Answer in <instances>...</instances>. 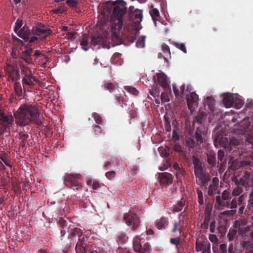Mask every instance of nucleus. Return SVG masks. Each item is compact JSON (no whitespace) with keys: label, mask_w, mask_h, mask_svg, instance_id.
Returning <instances> with one entry per match:
<instances>
[{"label":"nucleus","mask_w":253,"mask_h":253,"mask_svg":"<svg viewBox=\"0 0 253 253\" xmlns=\"http://www.w3.org/2000/svg\"><path fill=\"white\" fill-rule=\"evenodd\" d=\"M13 122V117L6 115L0 106V125L3 127H8L12 125Z\"/></svg>","instance_id":"nucleus-14"},{"label":"nucleus","mask_w":253,"mask_h":253,"mask_svg":"<svg viewBox=\"0 0 253 253\" xmlns=\"http://www.w3.org/2000/svg\"><path fill=\"white\" fill-rule=\"evenodd\" d=\"M16 34L25 42L29 40V37L32 34L29 28L26 25L24 26Z\"/></svg>","instance_id":"nucleus-19"},{"label":"nucleus","mask_w":253,"mask_h":253,"mask_svg":"<svg viewBox=\"0 0 253 253\" xmlns=\"http://www.w3.org/2000/svg\"><path fill=\"white\" fill-rule=\"evenodd\" d=\"M172 88L174 93L176 97L181 96V94L180 93V92L179 91L178 89L177 88V86L175 84H172Z\"/></svg>","instance_id":"nucleus-60"},{"label":"nucleus","mask_w":253,"mask_h":253,"mask_svg":"<svg viewBox=\"0 0 253 253\" xmlns=\"http://www.w3.org/2000/svg\"><path fill=\"white\" fill-rule=\"evenodd\" d=\"M105 176L107 179L111 180L112 178H114L116 176V172L114 171H108L106 173Z\"/></svg>","instance_id":"nucleus-56"},{"label":"nucleus","mask_w":253,"mask_h":253,"mask_svg":"<svg viewBox=\"0 0 253 253\" xmlns=\"http://www.w3.org/2000/svg\"><path fill=\"white\" fill-rule=\"evenodd\" d=\"M146 36L140 37L136 42V46L138 48H143L145 46Z\"/></svg>","instance_id":"nucleus-37"},{"label":"nucleus","mask_w":253,"mask_h":253,"mask_svg":"<svg viewBox=\"0 0 253 253\" xmlns=\"http://www.w3.org/2000/svg\"><path fill=\"white\" fill-rule=\"evenodd\" d=\"M242 193V188L240 187H238L235 188L232 191V194L233 196H239Z\"/></svg>","instance_id":"nucleus-57"},{"label":"nucleus","mask_w":253,"mask_h":253,"mask_svg":"<svg viewBox=\"0 0 253 253\" xmlns=\"http://www.w3.org/2000/svg\"><path fill=\"white\" fill-rule=\"evenodd\" d=\"M158 150L160 153V155L164 158H166L169 155V153L166 149L163 147H159Z\"/></svg>","instance_id":"nucleus-51"},{"label":"nucleus","mask_w":253,"mask_h":253,"mask_svg":"<svg viewBox=\"0 0 253 253\" xmlns=\"http://www.w3.org/2000/svg\"><path fill=\"white\" fill-rule=\"evenodd\" d=\"M175 45L176 46V47L177 48H178V49H180L181 50H182L184 53H186L187 52L186 49L185 44L184 43H175Z\"/></svg>","instance_id":"nucleus-58"},{"label":"nucleus","mask_w":253,"mask_h":253,"mask_svg":"<svg viewBox=\"0 0 253 253\" xmlns=\"http://www.w3.org/2000/svg\"><path fill=\"white\" fill-rule=\"evenodd\" d=\"M244 105V101L243 99L239 98L237 96H234V105L233 107L237 109L241 108Z\"/></svg>","instance_id":"nucleus-30"},{"label":"nucleus","mask_w":253,"mask_h":253,"mask_svg":"<svg viewBox=\"0 0 253 253\" xmlns=\"http://www.w3.org/2000/svg\"><path fill=\"white\" fill-rule=\"evenodd\" d=\"M116 84L106 83L103 84V86L105 89L109 90L110 92H112L116 88Z\"/></svg>","instance_id":"nucleus-41"},{"label":"nucleus","mask_w":253,"mask_h":253,"mask_svg":"<svg viewBox=\"0 0 253 253\" xmlns=\"http://www.w3.org/2000/svg\"><path fill=\"white\" fill-rule=\"evenodd\" d=\"M14 116L18 126H26L30 122H33L38 125L42 124V122L39 118V110L35 105H21L14 113Z\"/></svg>","instance_id":"nucleus-1"},{"label":"nucleus","mask_w":253,"mask_h":253,"mask_svg":"<svg viewBox=\"0 0 253 253\" xmlns=\"http://www.w3.org/2000/svg\"><path fill=\"white\" fill-rule=\"evenodd\" d=\"M113 6V15L118 20L119 27H121L123 24V17L127 9L126 2L122 0H118L114 2Z\"/></svg>","instance_id":"nucleus-5"},{"label":"nucleus","mask_w":253,"mask_h":253,"mask_svg":"<svg viewBox=\"0 0 253 253\" xmlns=\"http://www.w3.org/2000/svg\"><path fill=\"white\" fill-rule=\"evenodd\" d=\"M180 242V238L177 237L175 238H170V243L176 246V248H178V246Z\"/></svg>","instance_id":"nucleus-53"},{"label":"nucleus","mask_w":253,"mask_h":253,"mask_svg":"<svg viewBox=\"0 0 253 253\" xmlns=\"http://www.w3.org/2000/svg\"><path fill=\"white\" fill-rule=\"evenodd\" d=\"M4 71L8 78L12 82L17 81L20 79L19 69L16 63L11 64L10 62L7 63L4 68Z\"/></svg>","instance_id":"nucleus-10"},{"label":"nucleus","mask_w":253,"mask_h":253,"mask_svg":"<svg viewBox=\"0 0 253 253\" xmlns=\"http://www.w3.org/2000/svg\"><path fill=\"white\" fill-rule=\"evenodd\" d=\"M81 45L84 50L87 51L88 50L86 47L88 45V36L85 34L83 35V38L81 41Z\"/></svg>","instance_id":"nucleus-33"},{"label":"nucleus","mask_w":253,"mask_h":253,"mask_svg":"<svg viewBox=\"0 0 253 253\" xmlns=\"http://www.w3.org/2000/svg\"><path fill=\"white\" fill-rule=\"evenodd\" d=\"M242 202V196H240L238 197V198H234L232 200V201L230 200V206L229 208L232 209L233 210H235L237 208V206L238 205H239L240 203Z\"/></svg>","instance_id":"nucleus-26"},{"label":"nucleus","mask_w":253,"mask_h":253,"mask_svg":"<svg viewBox=\"0 0 253 253\" xmlns=\"http://www.w3.org/2000/svg\"><path fill=\"white\" fill-rule=\"evenodd\" d=\"M32 52V48H30L29 49L24 51L22 55V58L28 63H31L32 62L31 58Z\"/></svg>","instance_id":"nucleus-23"},{"label":"nucleus","mask_w":253,"mask_h":253,"mask_svg":"<svg viewBox=\"0 0 253 253\" xmlns=\"http://www.w3.org/2000/svg\"><path fill=\"white\" fill-rule=\"evenodd\" d=\"M124 219L127 225L130 226L132 225L133 230H136L139 225V218L135 215L133 216L128 213H125Z\"/></svg>","instance_id":"nucleus-12"},{"label":"nucleus","mask_w":253,"mask_h":253,"mask_svg":"<svg viewBox=\"0 0 253 253\" xmlns=\"http://www.w3.org/2000/svg\"><path fill=\"white\" fill-rule=\"evenodd\" d=\"M21 74L24 75V77H28L33 75L32 71L29 69V67L22 65L20 67Z\"/></svg>","instance_id":"nucleus-36"},{"label":"nucleus","mask_w":253,"mask_h":253,"mask_svg":"<svg viewBox=\"0 0 253 253\" xmlns=\"http://www.w3.org/2000/svg\"><path fill=\"white\" fill-rule=\"evenodd\" d=\"M236 213V210H231L229 211H225L220 213V214L222 215L227 216H233Z\"/></svg>","instance_id":"nucleus-45"},{"label":"nucleus","mask_w":253,"mask_h":253,"mask_svg":"<svg viewBox=\"0 0 253 253\" xmlns=\"http://www.w3.org/2000/svg\"><path fill=\"white\" fill-rule=\"evenodd\" d=\"M78 238L75 249L77 253H107L102 248L97 247L93 243H89L87 244L86 238L83 235Z\"/></svg>","instance_id":"nucleus-3"},{"label":"nucleus","mask_w":253,"mask_h":253,"mask_svg":"<svg viewBox=\"0 0 253 253\" xmlns=\"http://www.w3.org/2000/svg\"><path fill=\"white\" fill-rule=\"evenodd\" d=\"M231 198L230 192L227 190H224L221 196L219 195L216 197L215 208L222 210L229 207Z\"/></svg>","instance_id":"nucleus-7"},{"label":"nucleus","mask_w":253,"mask_h":253,"mask_svg":"<svg viewBox=\"0 0 253 253\" xmlns=\"http://www.w3.org/2000/svg\"><path fill=\"white\" fill-rule=\"evenodd\" d=\"M194 174L197 178L201 181L203 185H206L210 180L209 176L204 171L203 168L194 170Z\"/></svg>","instance_id":"nucleus-18"},{"label":"nucleus","mask_w":253,"mask_h":253,"mask_svg":"<svg viewBox=\"0 0 253 253\" xmlns=\"http://www.w3.org/2000/svg\"><path fill=\"white\" fill-rule=\"evenodd\" d=\"M153 79L155 83H157L164 88L169 90L170 86L168 82L167 77L164 73H157L156 76H154Z\"/></svg>","instance_id":"nucleus-15"},{"label":"nucleus","mask_w":253,"mask_h":253,"mask_svg":"<svg viewBox=\"0 0 253 253\" xmlns=\"http://www.w3.org/2000/svg\"><path fill=\"white\" fill-rule=\"evenodd\" d=\"M185 144L187 147L189 149L194 148L196 146L195 142L191 137H187L186 139Z\"/></svg>","instance_id":"nucleus-39"},{"label":"nucleus","mask_w":253,"mask_h":253,"mask_svg":"<svg viewBox=\"0 0 253 253\" xmlns=\"http://www.w3.org/2000/svg\"><path fill=\"white\" fill-rule=\"evenodd\" d=\"M173 150L177 153H182L183 152V149L181 146L178 143H175L172 148Z\"/></svg>","instance_id":"nucleus-54"},{"label":"nucleus","mask_w":253,"mask_h":253,"mask_svg":"<svg viewBox=\"0 0 253 253\" xmlns=\"http://www.w3.org/2000/svg\"><path fill=\"white\" fill-rule=\"evenodd\" d=\"M202 253H211V244L208 241H206L205 248L202 250Z\"/></svg>","instance_id":"nucleus-49"},{"label":"nucleus","mask_w":253,"mask_h":253,"mask_svg":"<svg viewBox=\"0 0 253 253\" xmlns=\"http://www.w3.org/2000/svg\"><path fill=\"white\" fill-rule=\"evenodd\" d=\"M18 135L19 138L21 139V141L19 145L22 148H25L27 140L29 138V135L28 134H25L21 131L19 133Z\"/></svg>","instance_id":"nucleus-27"},{"label":"nucleus","mask_w":253,"mask_h":253,"mask_svg":"<svg viewBox=\"0 0 253 253\" xmlns=\"http://www.w3.org/2000/svg\"><path fill=\"white\" fill-rule=\"evenodd\" d=\"M206 116V113L203 112H199L196 116L194 119L193 123H198L199 124H202L203 118Z\"/></svg>","instance_id":"nucleus-32"},{"label":"nucleus","mask_w":253,"mask_h":253,"mask_svg":"<svg viewBox=\"0 0 253 253\" xmlns=\"http://www.w3.org/2000/svg\"><path fill=\"white\" fill-rule=\"evenodd\" d=\"M195 136L198 144H200L203 143V140L202 134V131L200 127H198L197 128Z\"/></svg>","instance_id":"nucleus-31"},{"label":"nucleus","mask_w":253,"mask_h":253,"mask_svg":"<svg viewBox=\"0 0 253 253\" xmlns=\"http://www.w3.org/2000/svg\"><path fill=\"white\" fill-rule=\"evenodd\" d=\"M103 42V38L102 36L93 35L91 37V43L92 45H100Z\"/></svg>","instance_id":"nucleus-25"},{"label":"nucleus","mask_w":253,"mask_h":253,"mask_svg":"<svg viewBox=\"0 0 253 253\" xmlns=\"http://www.w3.org/2000/svg\"><path fill=\"white\" fill-rule=\"evenodd\" d=\"M186 99L188 109L192 114L198 107V95L195 92H192L190 93L189 96L187 97Z\"/></svg>","instance_id":"nucleus-13"},{"label":"nucleus","mask_w":253,"mask_h":253,"mask_svg":"<svg viewBox=\"0 0 253 253\" xmlns=\"http://www.w3.org/2000/svg\"><path fill=\"white\" fill-rule=\"evenodd\" d=\"M165 128V130L168 132H169L171 131V126L170 125V123L168 121H166Z\"/></svg>","instance_id":"nucleus-63"},{"label":"nucleus","mask_w":253,"mask_h":253,"mask_svg":"<svg viewBox=\"0 0 253 253\" xmlns=\"http://www.w3.org/2000/svg\"><path fill=\"white\" fill-rule=\"evenodd\" d=\"M161 100L163 102H169V97L168 94L166 92H162L161 93Z\"/></svg>","instance_id":"nucleus-59"},{"label":"nucleus","mask_w":253,"mask_h":253,"mask_svg":"<svg viewBox=\"0 0 253 253\" xmlns=\"http://www.w3.org/2000/svg\"><path fill=\"white\" fill-rule=\"evenodd\" d=\"M234 95L231 94H225L223 96V103L227 108H230L234 105Z\"/></svg>","instance_id":"nucleus-20"},{"label":"nucleus","mask_w":253,"mask_h":253,"mask_svg":"<svg viewBox=\"0 0 253 253\" xmlns=\"http://www.w3.org/2000/svg\"><path fill=\"white\" fill-rule=\"evenodd\" d=\"M81 175L80 174L66 173L64 176V184L73 190H82V186L80 182Z\"/></svg>","instance_id":"nucleus-6"},{"label":"nucleus","mask_w":253,"mask_h":253,"mask_svg":"<svg viewBox=\"0 0 253 253\" xmlns=\"http://www.w3.org/2000/svg\"><path fill=\"white\" fill-rule=\"evenodd\" d=\"M92 117H93L96 124L100 125L102 123L103 120L100 115L97 113H93L92 114Z\"/></svg>","instance_id":"nucleus-44"},{"label":"nucleus","mask_w":253,"mask_h":253,"mask_svg":"<svg viewBox=\"0 0 253 253\" xmlns=\"http://www.w3.org/2000/svg\"><path fill=\"white\" fill-rule=\"evenodd\" d=\"M214 99L211 96H208L204 100V103L205 105L208 106L209 109L211 111V113L212 114V117L209 118V122L212 121H216L219 119L221 113L217 110H214L213 109Z\"/></svg>","instance_id":"nucleus-11"},{"label":"nucleus","mask_w":253,"mask_h":253,"mask_svg":"<svg viewBox=\"0 0 253 253\" xmlns=\"http://www.w3.org/2000/svg\"><path fill=\"white\" fill-rule=\"evenodd\" d=\"M79 3V0H67L66 3L69 7L72 8H75L77 6Z\"/></svg>","instance_id":"nucleus-48"},{"label":"nucleus","mask_w":253,"mask_h":253,"mask_svg":"<svg viewBox=\"0 0 253 253\" xmlns=\"http://www.w3.org/2000/svg\"><path fill=\"white\" fill-rule=\"evenodd\" d=\"M23 25V21L20 19H18L15 23V26L14 27V32L17 33L19 30H21V28Z\"/></svg>","instance_id":"nucleus-43"},{"label":"nucleus","mask_w":253,"mask_h":253,"mask_svg":"<svg viewBox=\"0 0 253 253\" xmlns=\"http://www.w3.org/2000/svg\"><path fill=\"white\" fill-rule=\"evenodd\" d=\"M192 164L194 165V170H196L197 169L202 168V163L200 160L195 156L192 158Z\"/></svg>","instance_id":"nucleus-29"},{"label":"nucleus","mask_w":253,"mask_h":253,"mask_svg":"<svg viewBox=\"0 0 253 253\" xmlns=\"http://www.w3.org/2000/svg\"><path fill=\"white\" fill-rule=\"evenodd\" d=\"M185 205V201L183 199L178 201L176 204L173 205V211L174 212L180 211Z\"/></svg>","instance_id":"nucleus-24"},{"label":"nucleus","mask_w":253,"mask_h":253,"mask_svg":"<svg viewBox=\"0 0 253 253\" xmlns=\"http://www.w3.org/2000/svg\"><path fill=\"white\" fill-rule=\"evenodd\" d=\"M102 129L100 126L96 125L94 127V131L96 135H100L101 133Z\"/></svg>","instance_id":"nucleus-61"},{"label":"nucleus","mask_w":253,"mask_h":253,"mask_svg":"<svg viewBox=\"0 0 253 253\" xmlns=\"http://www.w3.org/2000/svg\"><path fill=\"white\" fill-rule=\"evenodd\" d=\"M159 178L162 185L167 186L172 183L173 176L170 173L165 172L159 174Z\"/></svg>","instance_id":"nucleus-17"},{"label":"nucleus","mask_w":253,"mask_h":253,"mask_svg":"<svg viewBox=\"0 0 253 253\" xmlns=\"http://www.w3.org/2000/svg\"><path fill=\"white\" fill-rule=\"evenodd\" d=\"M149 93L154 97H159L160 92L157 90L156 87H153L150 89Z\"/></svg>","instance_id":"nucleus-50"},{"label":"nucleus","mask_w":253,"mask_h":253,"mask_svg":"<svg viewBox=\"0 0 253 253\" xmlns=\"http://www.w3.org/2000/svg\"><path fill=\"white\" fill-rule=\"evenodd\" d=\"M163 51V56L164 59H167L170 55V52L169 46L167 44H163L162 46Z\"/></svg>","instance_id":"nucleus-34"},{"label":"nucleus","mask_w":253,"mask_h":253,"mask_svg":"<svg viewBox=\"0 0 253 253\" xmlns=\"http://www.w3.org/2000/svg\"><path fill=\"white\" fill-rule=\"evenodd\" d=\"M14 90L15 92V93L19 96H20L22 95V88L21 87V85L19 82H18L17 81L14 82Z\"/></svg>","instance_id":"nucleus-35"},{"label":"nucleus","mask_w":253,"mask_h":253,"mask_svg":"<svg viewBox=\"0 0 253 253\" xmlns=\"http://www.w3.org/2000/svg\"><path fill=\"white\" fill-rule=\"evenodd\" d=\"M246 106L248 108L253 107V102L251 101L249 102L246 104ZM232 121L233 122H238L239 123L237 129H238L239 134L250 135L253 133V124L251 125L249 117L245 118L241 121H238L237 119L233 118Z\"/></svg>","instance_id":"nucleus-4"},{"label":"nucleus","mask_w":253,"mask_h":253,"mask_svg":"<svg viewBox=\"0 0 253 253\" xmlns=\"http://www.w3.org/2000/svg\"><path fill=\"white\" fill-rule=\"evenodd\" d=\"M125 89L134 95H137L138 93L137 90L133 87L127 86L125 87Z\"/></svg>","instance_id":"nucleus-55"},{"label":"nucleus","mask_w":253,"mask_h":253,"mask_svg":"<svg viewBox=\"0 0 253 253\" xmlns=\"http://www.w3.org/2000/svg\"><path fill=\"white\" fill-rule=\"evenodd\" d=\"M197 192L198 195V202L200 205H203L204 203L203 192L200 189H197Z\"/></svg>","instance_id":"nucleus-47"},{"label":"nucleus","mask_w":253,"mask_h":253,"mask_svg":"<svg viewBox=\"0 0 253 253\" xmlns=\"http://www.w3.org/2000/svg\"><path fill=\"white\" fill-rule=\"evenodd\" d=\"M32 30L34 33L37 36L44 35L47 37L51 35L52 31L49 28H44V26L41 24L38 26L33 27Z\"/></svg>","instance_id":"nucleus-16"},{"label":"nucleus","mask_w":253,"mask_h":253,"mask_svg":"<svg viewBox=\"0 0 253 253\" xmlns=\"http://www.w3.org/2000/svg\"><path fill=\"white\" fill-rule=\"evenodd\" d=\"M32 78H34L33 74L31 76H29L28 77H24L22 80V84L24 88H25V85L30 86L34 85V84L33 82L32 81Z\"/></svg>","instance_id":"nucleus-28"},{"label":"nucleus","mask_w":253,"mask_h":253,"mask_svg":"<svg viewBox=\"0 0 253 253\" xmlns=\"http://www.w3.org/2000/svg\"><path fill=\"white\" fill-rule=\"evenodd\" d=\"M0 159L5 164V165L9 167H12V166L10 164V161L7 159L6 155L5 154H1L0 155Z\"/></svg>","instance_id":"nucleus-46"},{"label":"nucleus","mask_w":253,"mask_h":253,"mask_svg":"<svg viewBox=\"0 0 253 253\" xmlns=\"http://www.w3.org/2000/svg\"><path fill=\"white\" fill-rule=\"evenodd\" d=\"M225 156V152L224 150L220 149L217 152L218 160L222 162Z\"/></svg>","instance_id":"nucleus-52"},{"label":"nucleus","mask_w":253,"mask_h":253,"mask_svg":"<svg viewBox=\"0 0 253 253\" xmlns=\"http://www.w3.org/2000/svg\"><path fill=\"white\" fill-rule=\"evenodd\" d=\"M128 16L129 20L133 22L132 27L135 30V34H137L142 28L140 22L143 18L142 12L140 10L136 9L134 12H129Z\"/></svg>","instance_id":"nucleus-9"},{"label":"nucleus","mask_w":253,"mask_h":253,"mask_svg":"<svg viewBox=\"0 0 253 253\" xmlns=\"http://www.w3.org/2000/svg\"><path fill=\"white\" fill-rule=\"evenodd\" d=\"M100 183L98 181H93L92 185V187L93 190L97 189L100 187Z\"/></svg>","instance_id":"nucleus-64"},{"label":"nucleus","mask_w":253,"mask_h":253,"mask_svg":"<svg viewBox=\"0 0 253 253\" xmlns=\"http://www.w3.org/2000/svg\"><path fill=\"white\" fill-rule=\"evenodd\" d=\"M207 162L211 167L213 168L216 166L215 154L213 153H207Z\"/></svg>","instance_id":"nucleus-22"},{"label":"nucleus","mask_w":253,"mask_h":253,"mask_svg":"<svg viewBox=\"0 0 253 253\" xmlns=\"http://www.w3.org/2000/svg\"><path fill=\"white\" fill-rule=\"evenodd\" d=\"M150 13L153 21L155 22L156 21V18L160 16L159 11L157 8H154L152 10H150Z\"/></svg>","instance_id":"nucleus-42"},{"label":"nucleus","mask_w":253,"mask_h":253,"mask_svg":"<svg viewBox=\"0 0 253 253\" xmlns=\"http://www.w3.org/2000/svg\"><path fill=\"white\" fill-rule=\"evenodd\" d=\"M206 242L197 240L195 245L196 251L197 252H201L205 248Z\"/></svg>","instance_id":"nucleus-40"},{"label":"nucleus","mask_w":253,"mask_h":253,"mask_svg":"<svg viewBox=\"0 0 253 253\" xmlns=\"http://www.w3.org/2000/svg\"><path fill=\"white\" fill-rule=\"evenodd\" d=\"M64 11L65 10L61 7H59L52 10V13L54 14L63 13Z\"/></svg>","instance_id":"nucleus-62"},{"label":"nucleus","mask_w":253,"mask_h":253,"mask_svg":"<svg viewBox=\"0 0 253 253\" xmlns=\"http://www.w3.org/2000/svg\"><path fill=\"white\" fill-rule=\"evenodd\" d=\"M133 248L136 252L139 253H149V244L144 238L139 236L135 237L133 239Z\"/></svg>","instance_id":"nucleus-8"},{"label":"nucleus","mask_w":253,"mask_h":253,"mask_svg":"<svg viewBox=\"0 0 253 253\" xmlns=\"http://www.w3.org/2000/svg\"><path fill=\"white\" fill-rule=\"evenodd\" d=\"M214 145L216 147H223L226 152L233 153L239 149L240 143L234 137L228 138L226 135L217 133L214 139Z\"/></svg>","instance_id":"nucleus-2"},{"label":"nucleus","mask_w":253,"mask_h":253,"mask_svg":"<svg viewBox=\"0 0 253 253\" xmlns=\"http://www.w3.org/2000/svg\"><path fill=\"white\" fill-rule=\"evenodd\" d=\"M68 232H71V236H78V237L83 235V231L78 228H74L73 229H71V230L68 231Z\"/></svg>","instance_id":"nucleus-38"},{"label":"nucleus","mask_w":253,"mask_h":253,"mask_svg":"<svg viewBox=\"0 0 253 253\" xmlns=\"http://www.w3.org/2000/svg\"><path fill=\"white\" fill-rule=\"evenodd\" d=\"M168 223V218L166 217H162L156 222V226L159 230L163 229L165 228Z\"/></svg>","instance_id":"nucleus-21"}]
</instances>
